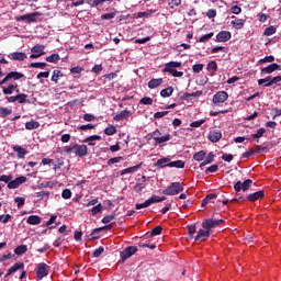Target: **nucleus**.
Segmentation results:
<instances>
[{"label":"nucleus","mask_w":281,"mask_h":281,"mask_svg":"<svg viewBox=\"0 0 281 281\" xmlns=\"http://www.w3.org/2000/svg\"><path fill=\"white\" fill-rule=\"evenodd\" d=\"M64 150L67 155H71V153H74V155L79 158L87 157V155H89V147H87V145L74 144L65 146Z\"/></svg>","instance_id":"obj_1"},{"label":"nucleus","mask_w":281,"mask_h":281,"mask_svg":"<svg viewBox=\"0 0 281 281\" xmlns=\"http://www.w3.org/2000/svg\"><path fill=\"white\" fill-rule=\"evenodd\" d=\"M180 192H183V183L181 182H171L170 186L162 190V194L166 196H177Z\"/></svg>","instance_id":"obj_2"},{"label":"nucleus","mask_w":281,"mask_h":281,"mask_svg":"<svg viewBox=\"0 0 281 281\" xmlns=\"http://www.w3.org/2000/svg\"><path fill=\"white\" fill-rule=\"evenodd\" d=\"M181 67V61H169L166 64L164 71L173 76V78H181L183 71H178L177 68Z\"/></svg>","instance_id":"obj_3"},{"label":"nucleus","mask_w":281,"mask_h":281,"mask_svg":"<svg viewBox=\"0 0 281 281\" xmlns=\"http://www.w3.org/2000/svg\"><path fill=\"white\" fill-rule=\"evenodd\" d=\"M50 269L52 268L45 262L37 263L35 269L37 280H43V278H47V276H49Z\"/></svg>","instance_id":"obj_4"},{"label":"nucleus","mask_w":281,"mask_h":281,"mask_svg":"<svg viewBox=\"0 0 281 281\" xmlns=\"http://www.w3.org/2000/svg\"><path fill=\"white\" fill-rule=\"evenodd\" d=\"M161 135H164V133H161V131L159 130L153 132L151 139L156 142V146H158V144H166V142H170L172 139V136L170 134H167L165 136Z\"/></svg>","instance_id":"obj_5"},{"label":"nucleus","mask_w":281,"mask_h":281,"mask_svg":"<svg viewBox=\"0 0 281 281\" xmlns=\"http://www.w3.org/2000/svg\"><path fill=\"white\" fill-rule=\"evenodd\" d=\"M138 251L137 246H128L123 251L120 252L122 262H126L128 258H132V256H135V252Z\"/></svg>","instance_id":"obj_6"},{"label":"nucleus","mask_w":281,"mask_h":281,"mask_svg":"<svg viewBox=\"0 0 281 281\" xmlns=\"http://www.w3.org/2000/svg\"><path fill=\"white\" fill-rule=\"evenodd\" d=\"M252 183H254V180H251V179H247L244 182L237 181L234 184V190H235V192H240V190H243V192H247V190H249L251 188Z\"/></svg>","instance_id":"obj_7"},{"label":"nucleus","mask_w":281,"mask_h":281,"mask_svg":"<svg viewBox=\"0 0 281 281\" xmlns=\"http://www.w3.org/2000/svg\"><path fill=\"white\" fill-rule=\"evenodd\" d=\"M225 223V220H213L209 218L202 223L203 229H214V227H218V225H223Z\"/></svg>","instance_id":"obj_8"},{"label":"nucleus","mask_w":281,"mask_h":281,"mask_svg":"<svg viewBox=\"0 0 281 281\" xmlns=\"http://www.w3.org/2000/svg\"><path fill=\"white\" fill-rule=\"evenodd\" d=\"M30 58L36 59L41 58V56H45V45L37 44L31 48Z\"/></svg>","instance_id":"obj_9"},{"label":"nucleus","mask_w":281,"mask_h":281,"mask_svg":"<svg viewBox=\"0 0 281 281\" xmlns=\"http://www.w3.org/2000/svg\"><path fill=\"white\" fill-rule=\"evenodd\" d=\"M36 16H41V13L33 12L25 15H20L15 18V21H27L29 23H36Z\"/></svg>","instance_id":"obj_10"},{"label":"nucleus","mask_w":281,"mask_h":281,"mask_svg":"<svg viewBox=\"0 0 281 281\" xmlns=\"http://www.w3.org/2000/svg\"><path fill=\"white\" fill-rule=\"evenodd\" d=\"M227 98H229V94H227L226 91L216 92L213 95V103L214 104H223V102H225L227 100Z\"/></svg>","instance_id":"obj_11"},{"label":"nucleus","mask_w":281,"mask_h":281,"mask_svg":"<svg viewBox=\"0 0 281 281\" xmlns=\"http://www.w3.org/2000/svg\"><path fill=\"white\" fill-rule=\"evenodd\" d=\"M209 236L210 229L200 228L198 235L194 237V240L195 243H203L204 240H207Z\"/></svg>","instance_id":"obj_12"},{"label":"nucleus","mask_w":281,"mask_h":281,"mask_svg":"<svg viewBox=\"0 0 281 281\" xmlns=\"http://www.w3.org/2000/svg\"><path fill=\"white\" fill-rule=\"evenodd\" d=\"M23 269H25V263L22 261L15 262L11 268L8 269L5 278H8V276H12V273H16V271H23Z\"/></svg>","instance_id":"obj_13"},{"label":"nucleus","mask_w":281,"mask_h":281,"mask_svg":"<svg viewBox=\"0 0 281 281\" xmlns=\"http://www.w3.org/2000/svg\"><path fill=\"white\" fill-rule=\"evenodd\" d=\"M207 139L213 144H216L223 139V133H221V131H211L207 135Z\"/></svg>","instance_id":"obj_14"},{"label":"nucleus","mask_w":281,"mask_h":281,"mask_svg":"<svg viewBox=\"0 0 281 281\" xmlns=\"http://www.w3.org/2000/svg\"><path fill=\"white\" fill-rule=\"evenodd\" d=\"M8 58H10V60H18L20 63H23V60L27 58V55L23 52H14V53H10L8 55Z\"/></svg>","instance_id":"obj_15"},{"label":"nucleus","mask_w":281,"mask_h":281,"mask_svg":"<svg viewBox=\"0 0 281 281\" xmlns=\"http://www.w3.org/2000/svg\"><path fill=\"white\" fill-rule=\"evenodd\" d=\"M259 199H265L263 190L247 195V201H249L250 203H256V201H259Z\"/></svg>","instance_id":"obj_16"},{"label":"nucleus","mask_w":281,"mask_h":281,"mask_svg":"<svg viewBox=\"0 0 281 281\" xmlns=\"http://www.w3.org/2000/svg\"><path fill=\"white\" fill-rule=\"evenodd\" d=\"M232 38V33L229 31H222L216 35L217 43H227Z\"/></svg>","instance_id":"obj_17"},{"label":"nucleus","mask_w":281,"mask_h":281,"mask_svg":"<svg viewBox=\"0 0 281 281\" xmlns=\"http://www.w3.org/2000/svg\"><path fill=\"white\" fill-rule=\"evenodd\" d=\"M83 144H88V146H95V142H102V136L100 135H92L85 138Z\"/></svg>","instance_id":"obj_18"},{"label":"nucleus","mask_w":281,"mask_h":281,"mask_svg":"<svg viewBox=\"0 0 281 281\" xmlns=\"http://www.w3.org/2000/svg\"><path fill=\"white\" fill-rule=\"evenodd\" d=\"M281 69L280 65L277 63L270 64L261 69V74H273V71H279Z\"/></svg>","instance_id":"obj_19"},{"label":"nucleus","mask_w":281,"mask_h":281,"mask_svg":"<svg viewBox=\"0 0 281 281\" xmlns=\"http://www.w3.org/2000/svg\"><path fill=\"white\" fill-rule=\"evenodd\" d=\"M131 117V111L128 110H122L120 114H116L113 120L115 122H122L124 120H128Z\"/></svg>","instance_id":"obj_20"},{"label":"nucleus","mask_w":281,"mask_h":281,"mask_svg":"<svg viewBox=\"0 0 281 281\" xmlns=\"http://www.w3.org/2000/svg\"><path fill=\"white\" fill-rule=\"evenodd\" d=\"M13 151L18 154V159H25V155H27V149L21 145L13 146Z\"/></svg>","instance_id":"obj_21"},{"label":"nucleus","mask_w":281,"mask_h":281,"mask_svg":"<svg viewBox=\"0 0 281 281\" xmlns=\"http://www.w3.org/2000/svg\"><path fill=\"white\" fill-rule=\"evenodd\" d=\"M245 23H247V20L235 18V20L231 22V25H233L235 30H243V27H245Z\"/></svg>","instance_id":"obj_22"},{"label":"nucleus","mask_w":281,"mask_h":281,"mask_svg":"<svg viewBox=\"0 0 281 281\" xmlns=\"http://www.w3.org/2000/svg\"><path fill=\"white\" fill-rule=\"evenodd\" d=\"M16 89H19V85L11 83L7 88L2 89V93H4V95H12V93H14V91H16Z\"/></svg>","instance_id":"obj_23"},{"label":"nucleus","mask_w":281,"mask_h":281,"mask_svg":"<svg viewBox=\"0 0 281 281\" xmlns=\"http://www.w3.org/2000/svg\"><path fill=\"white\" fill-rule=\"evenodd\" d=\"M22 78H25V75H23V72H19V71H11L7 75V79L10 80H21Z\"/></svg>","instance_id":"obj_24"},{"label":"nucleus","mask_w":281,"mask_h":281,"mask_svg":"<svg viewBox=\"0 0 281 281\" xmlns=\"http://www.w3.org/2000/svg\"><path fill=\"white\" fill-rule=\"evenodd\" d=\"M161 85H164V79L162 78L151 79L148 82V88L149 89H157V87H161Z\"/></svg>","instance_id":"obj_25"},{"label":"nucleus","mask_w":281,"mask_h":281,"mask_svg":"<svg viewBox=\"0 0 281 281\" xmlns=\"http://www.w3.org/2000/svg\"><path fill=\"white\" fill-rule=\"evenodd\" d=\"M168 164H170V158H160L156 161L155 167L156 168H168Z\"/></svg>","instance_id":"obj_26"},{"label":"nucleus","mask_w":281,"mask_h":281,"mask_svg":"<svg viewBox=\"0 0 281 281\" xmlns=\"http://www.w3.org/2000/svg\"><path fill=\"white\" fill-rule=\"evenodd\" d=\"M26 223L29 225H41V216L31 215V216L27 217Z\"/></svg>","instance_id":"obj_27"},{"label":"nucleus","mask_w":281,"mask_h":281,"mask_svg":"<svg viewBox=\"0 0 281 281\" xmlns=\"http://www.w3.org/2000/svg\"><path fill=\"white\" fill-rule=\"evenodd\" d=\"M40 127H41V123H38L37 121H30L25 123L26 131H35V128H40Z\"/></svg>","instance_id":"obj_28"},{"label":"nucleus","mask_w":281,"mask_h":281,"mask_svg":"<svg viewBox=\"0 0 281 281\" xmlns=\"http://www.w3.org/2000/svg\"><path fill=\"white\" fill-rule=\"evenodd\" d=\"M167 166L168 168H186V162L183 160H175V161H169Z\"/></svg>","instance_id":"obj_29"},{"label":"nucleus","mask_w":281,"mask_h":281,"mask_svg":"<svg viewBox=\"0 0 281 281\" xmlns=\"http://www.w3.org/2000/svg\"><path fill=\"white\" fill-rule=\"evenodd\" d=\"M63 71L55 69L53 71V76L50 78L52 82H55V85H58V80H60V78H63Z\"/></svg>","instance_id":"obj_30"},{"label":"nucleus","mask_w":281,"mask_h":281,"mask_svg":"<svg viewBox=\"0 0 281 281\" xmlns=\"http://www.w3.org/2000/svg\"><path fill=\"white\" fill-rule=\"evenodd\" d=\"M172 93H175V88H172V87H168L160 91L161 98H170V95H172Z\"/></svg>","instance_id":"obj_31"},{"label":"nucleus","mask_w":281,"mask_h":281,"mask_svg":"<svg viewBox=\"0 0 281 281\" xmlns=\"http://www.w3.org/2000/svg\"><path fill=\"white\" fill-rule=\"evenodd\" d=\"M15 256H23V254H27V246L26 245H20L14 249Z\"/></svg>","instance_id":"obj_32"},{"label":"nucleus","mask_w":281,"mask_h":281,"mask_svg":"<svg viewBox=\"0 0 281 281\" xmlns=\"http://www.w3.org/2000/svg\"><path fill=\"white\" fill-rule=\"evenodd\" d=\"M142 168V165H136V166H133V167H128L126 169H123L121 171V175H128L131 172H137L138 169Z\"/></svg>","instance_id":"obj_33"},{"label":"nucleus","mask_w":281,"mask_h":281,"mask_svg":"<svg viewBox=\"0 0 281 281\" xmlns=\"http://www.w3.org/2000/svg\"><path fill=\"white\" fill-rule=\"evenodd\" d=\"M105 1L111 3L113 0H88V4L92 8H98V5H102V3H105Z\"/></svg>","instance_id":"obj_34"},{"label":"nucleus","mask_w":281,"mask_h":281,"mask_svg":"<svg viewBox=\"0 0 281 281\" xmlns=\"http://www.w3.org/2000/svg\"><path fill=\"white\" fill-rule=\"evenodd\" d=\"M205 155V150H200L193 155V159L194 161H204Z\"/></svg>","instance_id":"obj_35"},{"label":"nucleus","mask_w":281,"mask_h":281,"mask_svg":"<svg viewBox=\"0 0 281 281\" xmlns=\"http://www.w3.org/2000/svg\"><path fill=\"white\" fill-rule=\"evenodd\" d=\"M207 71H213V74H216L218 71V64L216 61L212 60L206 66Z\"/></svg>","instance_id":"obj_36"},{"label":"nucleus","mask_w":281,"mask_h":281,"mask_svg":"<svg viewBox=\"0 0 281 281\" xmlns=\"http://www.w3.org/2000/svg\"><path fill=\"white\" fill-rule=\"evenodd\" d=\"M232 14H240L243 12V9L238 7V1L233 2V7L231 8Z\"/></svg>","instance_id":"obj_37"},{"label":"nucleus","mask_w":281,"mask_h":281,"mask_svg":"<svg viewBox=\"0 0 281 281\" xmlns=\"http://www.w3.org/2000/svg\"><path fill=\"white\" fill-rule=\"evenodd\" d=\"M30 67H31L32 69H45V67H47V63H41V61L31 63V64H30Z\"/></svg>","instance_id":"obj_38"},{"label":"nucleus","mask_w":281,"mask_h":281,"mask_svg":"<svg viewBox=\"0 0 281 281\" xmlns=\"http://www.w3.org/2000/svg\"><path fill=\"white\" fill-rule=\"evenodd\" d=\"M115 213H112L110 215H106L104 216L102 220H101V223H103L104 225H109V223H111V221H115Z\"/></svg>","instance_id":"obj_39"},{"label":"nucleus","mask_w":281,"mask_h":281,"mask_svg":"<svg viewBox=\"0 0 281 281\" xmlns=\"http://www.w3.org/2000/svg\"><path fill=\"white\" fill-rule=\"evenodd\" d=\"M276 32H278V29H276V26L271 25L265 30L263 34H265V36H273V34H276Z\"/></svg>","instance_id":"obj_40"},{"label":"nucleus","mask_w":281,"mask_h":281,"mask_svg":"<svg viewBox=\"0 0 281 281\" xmlns=\"http://www.w3.org/2000/svg\"><path fill=\"white\" fill-rule=\"evenodd\" d=\"M267 133V130L265 127H260L256 134H252L251 137L252 139H260Z\"/></svg>","instance_id":"obj_41"},{"label":"nucleus","mask_w":281,"mask_h":281,"mask_svg":"<svg viewBox=\"0 0 281 281\" xmlns=\"http://www.w3.org/2000/svg\"><path fill=\"white\" fill-rule=\"evenodd\" d=\"M273 60H276L273 55L266 56L265 58L258 60V65H265V63H273Z\"/></svg>","instance_id":"obj_42"},{"label":"nucleus","mask_w":281,"mask_h":281,"mask_svg":"<svg viewBox=\"0 0 281 281\" xmlns=\"http://www.w3.org/2000/svg\"><path fill=\"white\" fill-rule=\"evenodd\" d=\"M117 11H113L111 13H105L101 15V20L102 21H111V19H113L114 16H116Z\"/></svg>","instance_id":"obj_43"},{"label":"nucleus","mask_w":281,"mask_h":281,"mask_svg":"<svg viewBox=\"0 0 281 281\" xmlns=\"http://www.w3.org/2000/svg\"><path fill=\"white\" fill-rule=\"evenodd\" d=\"M161 232H164V227H161V225H158L151 229L150 237L159 236V235H161Z\"/></svg>","instance_id":"obj_44"},{"label":"nucleus","mask_w":281,"mask_h":281,"mask_svg":"<svg viewBox=\"0 0 281 281\" xmlns=\"http://www.w3.org/2000/svg\"><path fill=\"white\" fill-rule=\"evenodd\" d=\"M278 82H281L280 76H271L270 82L266 83L265 87H273V85H278Z\"/></svg>","instance_id":"obj_45"},{"label":"nucleus","mask_w":281,"mask_h":281,"mask_svg":"<svg viewBox=\"0 0 281 281\" xmlns=\"http://www.w3.org/2000/svg\"><path fill=\"white\" fill-rule=\"evenodd\" d=\"M104 206H102V203H99L95 206H93L91 209L92 216H95V214H100V212H102Z\"/></svg>","instance_id":"obj_46"},{"label":"nucleus","mask_w":281,"mask_h":281,"mask_svg":"<svg viewBox=\"0 0 281 281\" xmlns=\"http://www.w3.org/2000/svg\"><path fill=\"white\" fill-rule=\"evenodd\" d=\"M60 60V55L52 54L50 56L46 57L47 63H58Z\"/></svg>","instance_id":"obj_47"},{"label":"nucleus","mask_w":281,"mask_h":281,"mask_svg":"<svg viewBox=\"0 0 281 281\" xmlns=\"http://www.w3.org/2000/svg\"><path fill=\"white\" fill-rule=\"evenodd\" d=\"M16 99H18L19 104H25V102H27V94L19 93V94H16Z\"/></svg>","instance_id":"obj_48"},{"label":"nucleus","mask_w":281,"mask_h":281,"mask_svg":"<svg viewBox=\"0 0 281 281\" xmlns=\"http://www.w3.org/2000/svg\"><path fill=\"white\" fill-rule=\"evenodd\" d=\"M14 202L16 203L19 210H21V207H23V205H25V198L23 196H16L14 199Z\"/></svg>","instance_id":"obj_49"},{"label":"nucleus","mask_w":281,"mask_h":281,"mask_svg":"<svg viewBox=\"0 0 281 281\" xmlns=\"http://www.w3.org/2000/svg\"><path fill=\"white\" fill-rule=\"evenodd\" d=\"M104 254V247H99L92 252V258H100Z\"/></svg>","instance_id":"obj_50"},{"label":"nucleus","mask_w":281,"mask_h":281,"mask_svg":"<svg viewBox=\"0 0 281 281\" xmlns=\"http://www.w3.org/2000/svg\"><path fill=\"white\" fill-rule=\"evenodd\" d=\"M187 229L189 232L190 238H194V234L196 233V225H194V224L188 225Z\"/></svg>","instance_id":"obj_51"},{"label":"nucleus","mask_w":281,"mask_h":281,"mask_svg":"<svg viewBox=\"0 0 281 281\" xmlns=\"http://www.w3.org/2000/svg\"><path fill=\"white\" fill-rule=\"evenodd\" d=\"M212 36H214V32L207 33L205 35H202L199 38V43H206V41H210V38H212Z\"/></svg>","instance_id":"obj_52"},{"label":"nucleus","mask_w":281,"mask_h":281,"mask_svg":"<svg viewBox=\"0 0 281 281\" xmlns=\"http://www.w3.org/2000/svg\"><path fill=\"white\" fill-rule=\"evenodd\" d=\"M205 124V120L194 121L190 124L191 128H201Z\"/></svg>","instance_id":"obj_53"},{"label":"nucleus","mask_w":281,"mask_h":281,"mask_svg":"<svg viewBox=\"0 0 281 281\" xmlns=\"http://www.w3.org/2000/svg\"><path fill=\"white\" fill-rule=\"evenodd\" d=\"M104 133L105 135H115V133H117V128L111 125L104 130Z\"/></svg>","instance_id":"obj_54"},{"label":"nucleus","mask_w":281,"mask_h":281,"mask_svg":"<svg viewBox=\"0 0 281 281\" xmlns=\"http://www.w3.org/2000/svg\"><path fill=\"white\" fill-rule=\"evenodd\" d=\"M12 179H14V177L12 175H2L0 176V181H3V183H10L12 181Z\"/></svg>","instance_id":"obj_55"},{"label":"nucleus","mask_w":281,"mask_h":281,"mask_svg":"<svg viewBox=\"0 0 281 281\" xmlns=\"http://www.w3.org/2000/svg\"><path fill=\"white\" fill-rule=\"evenodd\" d=\"M203 67H205L203 64H195L192 66L193 74H201L203 71Z\"/></svg>","instance_id":"obj_56"},{"label":"nucleus","mask_w":281,"mask_h":281,"mask_svg":"<svg viewBox=\"0 0 281 281\" xmlns=\"http://www.w3.org/2000/svg\"><path fill=\"white\" fill-rule=\"evenodd\" d=\"M0 113L2 117H8V115H12V109L0 108Z\"/></svg>","instance_id":"obj_57"},{"label":"nucleus","mask_w":281,"mask_h":281,"mask_svg":"<svg viewBox=\"0 0 281 281\" xmlns=\"http://www.w3.org/2000/svg\"><path fill=\"white\" fill-rule=\"evenodd\" d=\"M35 194L41 200L49 199V191H40V192H36Z\"/></svg>","instance_id":"obj_58"},{"label":"nucleus","mask_w":281,"mask_h":281,"mask_svg":"<svg viewBox=\"0 0 281 281\" xmlns=\"http://www.w3.org/2000/svg\"><path fill=\"white\" fill-rule=\"evenodd\" d=\"M93 128H95V125H93V124H91V123H88V124H86V125H80V126L78 127V131H91V130H93Z\"/></svg>","instance_id":"obj_59"},{"label":"nucleus","mask_w":281,"mask_h":281,"mask_svg":"<svg viewBox=\"0 0 281 281\" xmlns=\"http://www.w3.org/2000/svg\"><path fill=\"white\" fill-rule=\"evenodd\" d=\"M139 104L150 105L153 104V98L145 97L139 100Z\"/></svg>","instance_id":"obj_60"},{"label":"nucleus","mask_w":281,"mask_h":281,"mask_svg":"<svg viewBox=\"0 0 281 281\" xmlns=\"http://www.w3.org/2000/svg\"><path fill=\"white\" fill-rule=\"evenodd\" d=\"M135 207L136 210H144V207H150V202L146 200L144 203H137Z\"/></svg>","instance_id":"obj_61"},{"label":"nucleus","mask_w":281,"mask_h":281,"mask_svg":"<svg viewBox=\"0 0 281 281\" xmlns=\"http://www.w3.org/2000/svg\"><path fill=\"white\" fill-rule=\"evenodd\" d=\"M85 122H95V115L86 113L83 114Z\"/></svg>","instance_id":"obj_62"},{"label":"nucleus","mask_w":281,"mask_h":281,"mask_svg":"<svg viewBox=\"0 0 281 281\" xmlns=\"http://www.w3.org/2000/svg\"><path fill=\"white\" fill-rule=\"evenodd\" d=\"M147 201L149 202V205H153V203H160L159 195L156 194L151 195Z\"/></svg>","instance_id":"obj_63"},{"label":"nucleus","mask_w":281,"mask_h":281,"mask_svg":"<svg viewBox=\"0 0 281 281\" xmlns=\"http://www.w3.org/2000/svg\"><path fill=\"white\" fill-rule=\"evenodd\" d=\"M61 196L63 199H70L71 198V190L69 189H65L63 192H61Z\"/></svg>","instance_id":"obj_64"}]
</instances>
